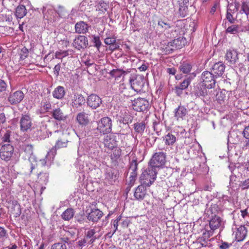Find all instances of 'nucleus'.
<instances>
[{
  "label": "nucleus",
  "mask_w": 249,
  "mask_h": 249,
  "mask_svg": "<svg viewBox=\"0 0 249 249\" xmlns=\"http://www.w3.org/2000/svg\"><path fill=\"white\" fill-rule=\"evenodd\" d=\"M216 98L217 101L221 104V102H223L226 98V95L222 91L218 92L216 94Z\"/></svg>",
  "instance_id": "obj_52"
},
{
  "label": "nucleus",
  "mask_w": 249,
  "mask_h": 249,
  "mask_svg": "<svg viewBox=\"0 0 249 249\" xmlns=\"http://www.w3.org/2000/svg\"><path fill=\"white\" fill-rule=\"evenodd\" d=\"M123 134L119 133H110L105 137L103 143L105 147L112 149L115 147L119 141L122 139Z\"/></svg>",
  "instance_id": "obj_4"
},
{
  "label": "nucleus",
  "mask_w": 249,
  "mask_h": 249,
  "mask_svg": "<svg viewBox=\"0 0 249 249\" xmlns=\"http://www.w3.org/2000/svg\"><path fill=\"white\" fill-rule=\"evenodd\" d=\"M105 43L107 45H110L114 44L116 42V39L115 37H107L105 39Z\"/></svg>",
  "instance_id": "obj_53"
},
{
  "label": "nucleus",
  "mask_w": 249,
  "mask_h": 249,
  "mask_svg": "<svg viewBox=\"0 0 249 249\" xmlns=\"http://www.w3.org/2000/svg\"><path fill=\"white\" fill-rule=\"evenodd\" d=\"M68 141L67 140L63 138L59 139L56 142L54 146L48 152L46 156V160L52 161H53L55 155L56 154V150L65 148L67 146Z\"/></svg>",
  "instance_id": "obj_5"
},
{
  "label": "nucleus",
  "mask_w": 249,
  "mask_h": 249,
  "mask_svg": "<svg viewBox=\"0 0 249 249\" xmlns=\"http://www.w3.org/2000/svg\"><path fill=\"white\" fill-rule=\"evenodd\" d=\"M27 14V10L23 5H19L16 9L15 16L18 18H23Z\"/></svg>",
  "instance_id": "obj_33"
},
{
  "label": "nucleus",
  "mask_w": 249,
  "mask_h": 249,
  "mask_svg": "<svg viewBox=\"0 0 249 249\" xmlns=\"http://www.w3.org/2000/svg\"><path fill=\"white\" fill-rule=\"evenodd\" d=\"M166 155L160 152L157 155V167H162L166 163Z\"/></svg>",
  "instance_id": "obj_34"
},
{
  "label": "nucleus",
  "mask_w": 249,
  "mask_h": 249,
  "mask_svg": "<svg viewBox=\"0 0 249 249\" xmlns=\"http://www.w3.org/2000/svg\"><path fill=\"white\" fill-rule=\"evenodd\" d=\"M43 107L46 112H48L51 108V104L49 102H45L43 105Z\"/></svg>",
  "instance_id": "obj_62"
},
{
  "label": "nucleus",
  "mask_w": 249,
  "mask_h": 249,
  "mask_svg": "<svg viewBox=\"0 0 249 249\" xmlns=\"http://www.w3.org/2000/svg\"><path fill=\"white\" fill-rule=\"evenodd\" d=\"M145 82L144 76L140 74L132 75L129 79L131 88L137 93L143 91Z\"/></svg>",
  "instance_id": "obj_2"
},
{
  "label": "nucleus",
  "mask_w": 249,
  "mask_h": 249,
  "mask_svg": "<svg viewBox=\"0 0 249 249\" xmlns=\"http://www.w3.org/2000/svg\"><path fill=\"white\" fill-rule=\"evenodd\" d=\"M156 153L151 159L148 168L145 170L140 177V181L145 187L150 186L156 179Z\"/></svg>",
  "instance_id": "obj_1"
},
{
  "label": "nucleus",
  "mask_w": 249,
  "mask_h": 249,
  "mask_svg": "<svg viewBox=\"0 0 249 249\" xmlns=\"http://www.w3.org/2000/svg\"><path fill=\"white\" fill-rule=\"evenodd\" d=\"M89 28V25L83 21H78L75 25V32L79 34H86Z\"/></svg>",
  "instance_id": "obj_20"
},
{
  "label": "nucleus",
  "mask_w": 249,
  "mask_h": 249,
  "mask_svg": "<svg viewBox=\"0 0 249 249\" xmlns=\"http://www.w3.org/2000/svg\"><path fill=\"white\" fill-rule=\"evenodd\" d=\"M67 245L64 243H57L53 244L51 249H67Z\"/></svg>",
  "instance_id": "obj_49"
},
{
  "label": "nucleus",
  "mask_w": 249,
  "mask_h": 249,
  "mask_svg": "<svg viewBox=\"0 0 249 249\" xmlns=\"http://www.w3.org/2000/svg\"><path fill=\"white\" fill-rule=\"evenodd\" d=\"M133 108L137 111H144L149 106V102L142 98H138L134 100Z\"/></svg>",
  "instance_id": "obj_12"
},
{
  "label": "nucleus",
  "mask_w": 249,
  "mask_h": 249,
  "mask_svg": "<svg viewBox=\"0 0 249 249\" xmlns=\"http://www.w3.org/2000/svg\"><path fill=\"white\" fill-rule=\"evenodd\" d=\"M85 99L81 94L76 93L71 99V105L73 107L78 108L85 103Z\"/></svg>",
  "instance_id": "obj_19"
},
{
  "label": "nucleus",
  "mask_w": 249,
  "mask_h": 249,
  "mask_svg": "<svg viewBox=\"0 0 249 249\" xmlns=\"http://www.w3.org/2000/svg\"><path fill=\"white\" fill-rule=\"evenodd\" d=\"M18 54L19 56V60H24L28 56L29 51L25 47H23L19 50Z\"/></svg>",
  "instance_id": "obj_40"
},
{
  "label": "nucleus",
  "mask_w": 249,
  "mask_h": 249,
  "mask_svg": "<svg viewBox=\"0 0 249 249\" xmlns=\"http://www.w3.org/2000/svg\"><path fill=\"white\" fill-rule=\"evenodd\" d=\"M130 169L132 171L130 172L128 185L131 187L134 184L137 177L138 163L136 160H132Z\"/></svg>",
  "instance_id": "obj_15"
},
{
  "label": "nucleus",
  "mask_w": 249,
  "mask_h": 249,
  "mask_svg": "<svg viewBox=\"0 0 249 249\" xmlns=\"http://www.w3.org/2000/svg\"><path fill=\"white\" fill-rule=\"evenodd\" d=\"M232 245V243L221 241L219 243V247L220 249H228L231 247Z\"/></svg>",
  "instance_id": "obj_51"
},
{
  "label": "nucleus",
  "mask_w": 249,
  "mask_h": 249,
  "mask_svg": "<svg viewBox=\"0 0 249 249\" xmlns=\"http://www.w3.org/2000/svg\"><path fill=\"white\" fill-rule=\"evenodd\" d=\"M23 150L28 156L31 155L33 153V147L31 144H27L23 146Z\"/></svg>",
  "instance_id": "obj_47"
},
{
  "label": "nucleus",
  "mask_w": 249,
  "mask_h": 249,
  "mask_svg": "<svg viewBox=\"0 0 249 249\" xmlns=\"http://www.w3.org/2000/svg\"><path fill=\"white\" fill-rule=\"evenodd\" d=\"M119 48V45L115 43L114 44L110 45L108 47V49L113 52L115 50H118Z\"/></svg>",
  "instance_id": "obj_63"
},
{
  "label": "nucleus",
  "mask_w": 249,
  "mask_h": 249,
  "mask_svg": "<svg viewBox=\"0 0 249 249\" xmlns=\"http://www.w3.org/2000/svg\"><path fill=\"white\" fill-rule=\"evenodd\" d=\"M192 69V66L191 64L184 62L181 63L179 67L180 71L185 74L189 73L191 71Z\"/></svg>",
  "instance_id": "obj_37"
},
{
  "label": "nucleus",
  "mask_w": 249,
  "mask_h": 249,
  "mask_svg": "<svg viewBox=\"0 0 249 249\" xmlns=\"http://www.w3.org/2000/svg\"><path fill=\"white\" fill-rule=\"evenodd\" d=\"M121 218L122 216L121 215H120L118 216L115 219L112 220V225L114 228V231L112 234H111V235L109 236L110 237H112V235L115 233L116 231L118 230V223L121 220Z\"/></svg>",
  "instance_id": "obj_45"
},
{
  "label": "nucleus",
  "mask_w": 249,
  "mask_h": 249,
  "mask_svg": "<svg viewBox=\"0 0 249 249\" xmlns=\"http://www.w3.org/2000/svg\"><path fill=\"white\" fill-rule=\"evenodd\" d=\"M166 38H160L161 41L160 42V44L158 46V49L159 50V54H169L171 53H167L164 51V48H166L167 46L172 47L171 42H169L167 40H165Z\"/></svg>",
  "instance_id": "obj_28"
},
{
  "label": "nucleus",
  "mask_w": 249,
  "mask_h": 249,
  "mask_svg": "<svg viewBox=\"0 0 249 249\" xmlns=\"http://www.w3.org/2000/svg\"><path fill=\"white\" fill-rule=\"evenodd\" d=\"M11 136V132L9 130L6 131V132L5 133L4 135L2 136L1 140L2 142H10V137Z\"/></svg>",
  "instance_id": "obj_54"
},
{
  "label": "nucleus",
  "mask_w": 249,
  "mask_h": 249,
  "mask_svg": "<svg viewBox=\"0 0 249 249\" xmlns=\"http://www.w3.org/2000/svg\"><path fill=\"white\" fill-rule=\"evenodd\" d=\"M171 26L168 22L164 21H159L157 26V34L159 35V37L166 38V34H168L169 30Z\"/></svg>",
  "instance_id": "obj_11"
},
{
  "label": "nucleus",
  "mask_w": 249,
  "mask_h": 249,
  "mask_svg": "<svg viewBox=\"0 0 249 249\" xmlns=\"http://www.w3.org/2000/svg\"><path fill=\"white\" fill-rule=\"evenodd\" d=\"M223 221L222 219L217 215H214L212 217L209 221V226L212 230L213 231L216 229L220 228L222 224Z\"/></svg>",
  "instance_id": "obj_23"
},
{
  "label": "nucleus",
  "mask_w": 249,
  "mask_h": 249,
  "mask_svg": "<svg viewBox=\"0 0 249 249\" xmlns=\"http://www.w3.org/2000/svg\"><path fill=\"white\" fill-rule=\"evenodd\" d=\"M164 140L165 141L166 144L172 145L175 142L176 138L174 135L168 133L165 136Z\"/></svg>",
  "instance_id": "obj_43"
},
{
  "label": "nucleus",
  "mask_w": 249,
  "mask_h": 249,
  "mask_svg": "<svg viewBox=\"0 0 249 249\" xmlns=\"http://www.w3.org/2000/svg\"><path fill=\"white\" fill-rule=\"evenodd\" d=\"M93 42L94 45L97 48H99L101 45V42L100 39V37L98 36H95L93 37Z\"/></svg>",
  "instance_id": "obj_58"
},
{
  "label": "nucleus",
  "mask_w": 249,
  "mask_h": 249,
  "mask_svg": "<svg viewBox=\"0 0 249 249\" xmlns=\"http://www.w3.org/2000/svg\"><path fill=\"white\" fill-rule=\"evenodd\" d=\"M121 153V149L119 148H116L113 151V155L115 158L118 159L120 157Z\"/></svg>",
  "instance_id": "obj_61"
},
{
  "label": "nucleus",
  "mask_w": 249,
  "mask_h": 249,
  "mask_svg": "<svg viewBox=\"0 0 249 249\" xmlns=\"http://www.w3.org/2000/svg\"><path fill=\"white\" fill-rule=\"evenodd\" d=\"M74 214V210L71 208H69L62 213L61 217L64 220L69 221L73 217Z\"/></svg>",
  "instance_id": "obj_36"
},
{
  "label": "nucleus",
  "mask_w": 249,
  "mask_h": 249,
  "mask_svg": "<svg viewBox=\"0 0 249 249\" xmlns=\"http://www.w3.org/2000/svg\"><path fill=\"white\" fill-rule=\"evenodd\" d=\"M187 113V110L183 106H179L175 109V117L178 120L179 118H183Z\"/></svg>",
  "instance_id": "obj_35"
},
{
  "label": "nucleus",
  "mask_w": 249,
  "mask_h": 249,
  "mask_svg": "<svg viewBox=\"0 0 249 249\" xmlns=\"http://www.w3.org/2000/svg\"><path fill=\"white\" fill-rule=\"evenodd\" d=\"M124 73V71L123 70L113 69L109 72V74L112 77L117 78L121 77Z\"/></svg>",
  "instance_id": "obj_42"
},
{
  "label": "nucleus",
  "mask_w": 249,
  "mask_h": 249,
  "mask_svg": "<svg viewBox=\"0 0 249 249\" xmlns=\"http://www.w3.org/2000/svg\"><path fill=\"white\" fill-rule=\"evenodd\" d=\"M213 231H214L211 229L210 231H205L203 233L201 239L204 241L208 240L209 238L213 235Z\"/></svg>",
  "instance_id": "obj_48"
},
{
  "label": "nucleus",
  "mask_w": 249,
  "mask_h": 249,
  "mask_svg": "<svg viewBox=\"0 0 249 249\" xmlns=\"http://www.w3.org/2000/svg\"><path fill=\"white\" fill-rule=\"evenodd\" d=\"M88 45V38L84 36H78L74 39L73 42V47L78 50L85 48Z\"/></svg>",
  "instance_id": "obj_16"
},
{
  "label": "nucleus",
  "mask_w": 249,
  "mask_h": 249,
  "mask_svg": "<svg viewBox=\"0 0 249 249\" xmlns=\"http://www.w3.org/2000/svg\"><path fill=\"white\" fill-rule=\"evenodd\" d=\"M69 55L68 52L67 51H56L55 53V57L57 59H62L63 58L68 56Z\"/></svg>",
  "instance_id": "obj_46"
},
{
  "label": "nucleus",
  "mask_w": 249,
  "mask_h": 249,
  "mask_svg": "<svg viewBox=\"0 0 249 249\" xmlns=\"http://www.w3.org/2000/svg\"><path fill=\"white\" fill-rule=\"evenodd\" d=\"M238 53L237 51L234 50H229L226 54V59L231 64H235L238 60Z\"/></svg>",
  "instance_id": "obj_24"
},
{
  "label": "nucleus",
  "mask_w": 249,
  "mask_h": 249,
  "mask_svg": "<svg viewBox=\"0 0 249 249\" xmlns=\"http://www.w3.org/2000/svg\"><path fill=\"white\" fill-rule=\"evenodd\" d=\"M7 209L8 213L15 217H18L21 213V206L18 202L13 198L7 201Z\"/></svg>",
  "instance_id": "obj_7"
},
{
  "label": "nucleus",
  "mask_w": 249,
  "mask_h": 249,
  "mask_svg": "<svg viewBox=\"0 0 249 249\" xmlns=\"http://www.w3.org/2000/svg\"><path fill=\"white\" fill-rule=\"evenodd\" d=\"M216 78L211 71H204L200 77V82L205 85L207 89H211L215 87Z\"/></svg>",
  "instance_id": "obj_6"
},
{
  "label": "nucleus",
  "mask_w": 249,
  "mask_h": 249,
  "mask_svg": "<svg viewBox=\"0 0 249 249\" xmlns=\"http://www.w3.org/2000/svg\"><path fill=\"white\" fill-rule=\"evenodd\" d=\"M191 81V79L189 77L185 79L179 85L175 87L177 94L180 95L182 93V90L188 88Z\"/></svg>",
  "instance_id": "obj_26"
},
{
  "label": "nucleus",
  "mask_w": 249,
  "mask_h": 249,
  "mask_svg": "<svg viewBox=\"0 0 249 249\" xmlns=\"http://www.w3.org/2000/svg\"><path fill=\"white\" fill-rule=\"evenodd\" d=\"M24 94L21 90L11 92L8 97V101L11 105H16L20 103L24 98Z\"/></svg>",
  "instance_id": "obj_13"
},
{
  "label": "nucleus",
  "mask_w": 249,
  "mask_h": 249,
  "mask_svg": "<svg viewBox=\"0 0 249 249\" xmlns=\"http://www.w3.org/2000/svg\"><path fill=\"white\" fill-rule=\"evenodd\" d=\"M52 116L58 121H64L67 118V116L60 108L53 109L52 112Z\"/></svg>",
  "instance_id": "obj_27"
},
{
  "label": "nucleus",
  "mask_w": 249,
  "mask_h": 249,
  "mask_svg": "<svg viewBox=\"0 0 249 249\" xmlns=\"http://www.w3.org/2000/svg\"><path fill=\"white\" fill-rule=\"evenodd\" d=\"M144 187H145L144 186L141 184L136 188L134 193V196L137 199H142L143 198L146 194Z\"/></svg>",
  "instance_id": "obj_32"
},
{
  "label": "nucleus",
  "mask_w": 249,
  "mask_h": 249,
  "mask_svg": "<svg viewBox=\"0 0 249 249\" xmlns=\"http://www.w3.org/2000/svg\"><path fill=\"white\" fill-rule=\"evenodd\" d=\"M225 66L222 62L215 63L212 67L211 72L217 78L221 77L224 73Z\"/></svg>",
  "instance_id": "obj_14"
},
{
  "label": "nucleus",
  "mask_w": 249,
  "mask_h": 249,
  "mask_svg": "<svg viewBox=\"0 0 249 249\" xmlns=\"http://www.w3.org/2000/svg\"><path fill=\"white\" fill-rule=\"evenodd\" d=\"M13 152L14 147L11 144H3L0 149V157L1 160L8 161L10 160Z\"/></svg>",
  "instance_id": "obj_8"
},
{
  "label": "nucleus",
  "mask_w": 249,
  "mask_h": 249,
  "mask_svg": "<svg viewBox=\"0 0 249 249\" xmlns=\"http://www.w3.org/2000/svg\"><path fill=\"white\" fill-rule=\"evenodd\" d=\"M112 123L111 119L108 117L101 118L97 123V131L101 134H107L112 131Z\"/></svg>",
  "instance_id": "obj_3"
},
{
  "label": "nucleus",
  "mask_w": 249,
  "mask_h": 249,
  "mask_svg": "<svg viewBox=\"0 0 249 249\" xmlns=\"http://www.w3.org/2000/svg\"><path fill=\"white\" fill-rule=\"evenodd\" d=\"M65 94L64 88L59 86L53 92V97L56 99H60L64 97Z\"/></svg>",
  "instance_id": "obj_31"
},
{
  "label": "nucleus",
  "mask_w": 249,
  "mask_h": 249,
  "mask_svg": "<svg viewBox=\"0 0 249 249\" xmlns=\"http://www.w3.org/2000/svg\"><path fill=\"white\" fill-rule=\"evenodd\" d=\"M179 8V11L180 14L183 16L185 17V16L187 14V11L188 9L189 0H178V1Z\"/></svg>",
  "instance_id": "obj_30"
},
{
  "label": "nucleus",
  "mask_w": 249,
  "mask_h": 249,
  "mask_svg": "<svg viewBox=\"0 0 249 249\" xmlns=\"http://www.w3.org/2000/svg\"><path fill=\"white\" fill-rule=\"evenodd\" d=\"M239 186L242 188V190L248 189L249 188V178L241 181L239 184Z\"/></svg>",
  "instance_id": "obj_55"
},
{
  "label": "nucleus",
  "mask_w": 249,
  "mask_h": 249,
  "mask_svg": "<svg viewBox=\"0 0 249 249\" xmlns=\"http://www.w3.org/2000/svg\"><path fill=\"white\" fill-rule=\"evenodd\" d=\"M61 69L60 63H58L54 66L53 69V72L56 76H58L59 75V72Z\"/></svg>",
  "instance_id": "obj_59"
},
{
  "label": "nucleus",
  "mask_w": 249,
  "mask_h": 249,
  "mask_svg": "<svg viewBox=\"0 0 249 249\" xmlns=\"http://www.w3.org/2000/svg\"><path fill=\"white\" fill-rule=\"evenodd\" d=\"M133 125L135 132L141 134L143 132L145 127V124L143 122H137L135 123Z\"/></svg>",
  "instance_id": "obj_39"
},
{
  "label": "nucleus",
  "mask_w": 249,
  "mask_h": 249,
  "mask_svg": "<svg viewBox=\"0 0 249 249\" xmlns=\"http://www.w3.org/2000/svg\"><path fill=\"white\" fill-rule=\"evenodd\" d=\"M131 87H126L124 84H121L119 90L124 96L129 97L133 95Z\"/></svg>",
  "instance_id": "obj_29"
},
{
  "label": "nucleus",
  "mask_w": 249,
  "mask_h": 249,
  "mask_svg": "<svg viewBox=\"0 0 249 249\" xmlns=\"http://www.w3.org/2000/svg\"><path fill=\"white\" fill-rule=\"evenodd\" d=\"M244 137L248 140L247 144L249 145V125L246 127L243 131Z\"/></svg>",
  "instance_id": "obj_57"
},
{
  "label": "nucleus",
  "mask_w": 249,
  "mask_h": 249,
  "mask_svg": "<svg viewBox=\"0 0 249 249\" xmlns=\"http://www.w3.org/2000/svg\"><path fill=\"white\" fill-rule=\"evenodd\" d=\"M103 212L99 209L93 208L89 213L88 218L93 222H97L103 216Z\"/></svg>",
  "instance_id": "obj_22"
},
{
  "label": "nucleus",
  "mask_w": 249,
  "mask_h": 249,
  "mask_svg": "<svg viewBox=\"0 0 249 249\" xmlns=\"http://www.w3.org/2000/svg\"><path fill=\"white\" fill-rule=\"evenodd\" d=\"M6 84L5 82L2 80L0 79V93L6 90Z\"/></svg>",
  "instance_id": "obj_60"
},
{
  "label": "nucleus",
  "mask_w": 249,
  "mask_h": 249,
  "mask_svg": "<svg viewBox=\"0 0 249 249\" xmlns=\"http://www.w3.org/2000/svg\"><path fill=\"white\" fill-rule=\"evenodd\" d=\"M240 26L238 25L233 24L229 26L226 30V33L230 34H236L239 32Z\"/></svg>",
  "instance_id": "obj_41"
},
{
  "label": "nucleus",
  "mask_w": 249,
  "mask_h": 249,
  "mask_svg": "<svg viewBox=\"0 0 249 249\" xmlns=\"http://www.w3.org/2000/svg\"><path fill=\"white\" fill-rule=\"evenodd\" d=\"M6 234V230L3 228L0 227V240L3 239Z\"/></svg>",
  "instance_id": "obj_64"
},
{
  "label": "nucleus",
  "mask_w": 249,
  "mask_h": 249,
  "mask_svg": "<svg viewBox=\"0 0 249 249\" xmlns=\"http://www.w3.org/2000/svg\"><path fill=\"white\" fill-rule=\"evenodd\" d=\"M207 87L201 82L198 83L194 88V94L196 97H205L208 95Z\"/></svg>",
  "instance_id": "obj_17"
},
{
  "label": "nucleus",
  "mask_w": 249,
  "mask_h": 249,
  "mask_svg": "<svg viewBox=\"0 0 249 249\" xmlns=\"http://www.w3.org/2000/svg\"><path fill=\"white\" fill-rule=\"evenodd\" d=\"M33 124L30 115H22L20 120V129L21 131L26 132L31 131Z\"/></svg>",
  "instance_id": "obj_10"
},
{
  "label": "nucleus",
  "mask_w": 249,
  "mask_h": 249,
  "mask_svg": "<svg viewBox=\"0 0 249 249\" xmlns=\"http://www.w3.org/2000/svg\"><path fill=\"white\" fill-rule=\"evenodd\" d=\"M107 8V5L104 1H100L99 5L97 6L96 10L100 12V14L105 13Z\"/></svg>",
  "instance_id": "obj_44"
},
{
  "label": "nucleus",
  "mask_w": 249,
  "mask_h": 249,
  "mask_svg": "<svg viewBox=\"0 0 249 249\" xmlns=\"http://www.w3.org/2000/svg\"><path fill=\"white\" fill-rule=\"evenodd\" d=\"M96 231L95 229H88L87 231L85 232V239L88 240H89V244H92L97 238H99V236L96 234Z\"/></svg>",
  "instance_id": "obj_25"
},
{
  "label": "nucleus",
  "mask_w": 249,
  "mask_h": 249,
  "mask_svg": "<svg viewBox=\"0 0 249 249\" xmlns=\"http://www.w3.org/2000/svg\"><path fill=\"white\" fill-rule=\"evenodd\" d=\"M76 119L78 122L81 124H86L89 122L87 115L84 112L78 113Z\"/></svg>",
  "instance_id": "obj_38"
},
{
  "label": "nucleus",
  "mask_w": 249,
  "mask_h": 249,
  "mask_svg": "<svg viewBox=\"0 0 249 249\" xmlns=\"http://www.w3.org/2000/svg\"><path fill=\"white\" fill-rule=\"evenodd\" d=\"M172 47L167 46L164 48V51L167 53H172L175 49H179L186 43V40L184 37H179L171 42Z\"/></svg>",
  "instance_id": "obj_9"
},
{
  "label": "nucleus",
  "mask_w": 249,
  "mask_h": 249,
  "mask_svg": "<svg viewBox=\"0 0 249 249\" xmlns=\"http://www.w3.org/2000/svg\"><path fill=\"white\" fill-rule=\"evenodd\" d=\"M247 234L246 227L245 226H240L235 231V238L237 241H242L246 238Z\"/></svg>",
  "instance_id": "obj_21"
},
{
  "label": "nucleus",
  "mask_w": 249,
  "mask_h": 249,
  "mask_svg": "<svg viewBox=\"0 0 249 249\" xmlns=\"http://www.w3.org/2000/svg\"><path fill=\"white\" fill-rule=\"evenodd\" d=\"M101 103V99L95 94L90 95L87 98L88 105L93 109L98 107Z\"/></svg>",
  "instance_id": "obj_18"
},
{
  "label": "nucleus",
  "mask_w": 249,
  "mask_h": 249,
  "mask_svg": "<svg viewBox=\"0 0 249 249\" xmlns=\"http://www.w3.org/2000/svg\"><path fill=\"white\" fill-rule=\"evenodd\" d=\"M242 10L245 13L247 16L248 18L249 16V6L245 2H243L242 5Z\"/></svg>",
  "instance_id": "obj_56"
},
{
  "label": "nucleus",
  "mask_w": 249,
  "mask_h": 249,
  "mask_svg": "<svg viewBox=\"0 0 249 249\" xmlns=\"http://www.w3.org/2000/svg\"><path fill=\"white\" fill-rule=\"evenodd\" d=\"M231 12V9L228 8L226 14V18L232 24L234 23L235 19L233 18Z\"/></svg>",
  "instance_id": "obj_50"
}]
</instances>
